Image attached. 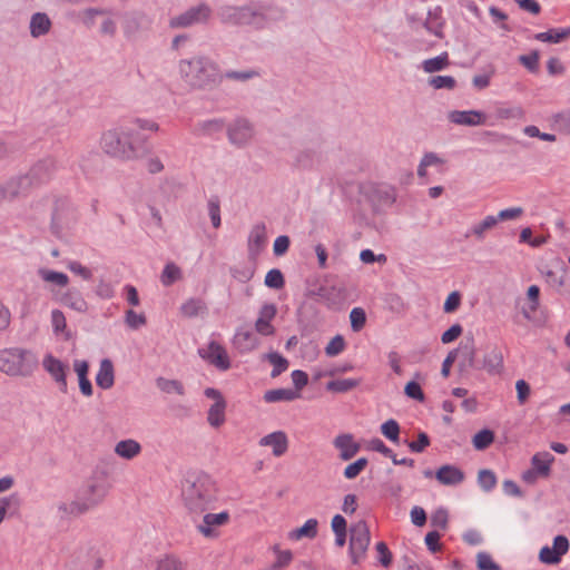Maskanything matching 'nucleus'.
<instances>
[{"label":"nucleus","mask_w":570,"mask_h":570,"mask_svg":"<svg viewBox=\"0 0 570 570\" xmlns=\"http://www.w3.org/2000/svg\"><path fill=\"white\" fill-rule=\"evenodd\" d=\"M179 70L186 82L195 88H204L220 79L218 66L206 57L181 60Z\"/></svg>","instance_id":"2"},{"label":"nucleus","mask_w":570,"mask_h":570,"mask_svg":"<svg viewBox=\"0 0 570 570\" xmlns=\"http://www.w3.org/2000/svg\"><path fill=\"white\" fill-rule=\"evenodd\" d=\"M229 521L228 512L224 511L217 514L207 513L204 515L203 524L198 525V530L205 537H214L216 533L214 532V527L224 525Z\"/></svg>","instance_id":"12"},{"label":"nucleus","mask_w":570,"mask_h":570,"mask_svg":"<svg viewBox=\"0 0 570 570\" xmlns=\"http://www.w3.org/2000/svg\"><path fill=\"white\" fill-rule=\"evenodd\" d=\"M264 20L262 12L252 10L250 8H240L237 11V22L243 24L261 23Z\"/></svg>","instance_id":"32"},{"label":"nucleus","mask_w":570,"mask_h":570,"mask_svg":"<svg viewBox=\"0 0 570 570\" xmlns=\"http://www.w3.org/2000/svg\"><path fill=\"white\" fill-rule=\"evenodd\" d=\"M405 394L416 401H424V393L417 382L411 381L405 385Z\"/></svg>","instance_id":"54"},{"label":"nucleus","mask_w":570,"mask_h":570,"mask_svg":"<svg viewBox=\"0 0 570 570\" xmlns=\"http://www.w3.org/2000/svg\"><path fill=\"white\" fill-rule=\"evenodd\" d=\"M367 450L379 452L386 458L394 456V452L390 448H387L385 443L379 438H374L368 441Z\"/></svg>","instance_id":"50"},{"label":"nucleus","mask_w":570,"mask_h":570,"mask_svg":"<svg viewBox=\"0 0 570 570\" xmlns=\"http://www.w3.org/2000/svg\"><path fill=\"white\" fill-rule=\"evenodd\" d=\"M346 347L345 340L342 335L334 336L325 347L327 356H336Z\"/></svg>","instance_id":"41"},{"label":"nucleus","mask_w":570,"mask_h":570,"mask_svg":"<svg viewBox=\"0 0 570 570\" xmlns=\"http://www.w3.org/2000/svg\"><path fill=\"white\" fill-rule=\"evenodd\" d=\"M41 276L43 281L55 283L59 286H66L69 282V278L66 274L55 271H42Z\"/></svg>","instance_id":"47"},{"label":"nucleus","mask_w":570,"mask_h":570,"mask_svg":"<svg viewBox=\"0 0 570 570\" xmlns=\"http://www.w3.org/2000/svg\"><path fill=\"white\" fill-rule=\"evenodd\" d=\"M206 309V303L202 298H189L180 306V313L185 317H195Z\"/></svg>","instance_id":"29"},{"label":"nucleus","mask_w":570,"mask_h":570,"mask_svg":"<svg viewBox=\"0 0 570 570\" xmlns=\"http://www.w3.org/2000/svg\"><path fill=\"white\" fill-rule=\"evenodd\" d=\"M334 445L340 450V458L343 461H348L354 458L360 451V445L351 434H341L335 438Z\"/></svg>","instance_id":"11"},{"label":"nucleus","mask_w":570,"mask_h":570,"mask_svg":"<svg viewBox=\"0 0 570 570\" xmlns=\"http://www.w3.org/2000/svg\"><path fill=\"white\" fill-rule=\"evenodd\" d=\"M430 445V439L425 433H420L417 440L409 443V448L412 452L420 453Z\"/></svg>","instance_id":"60"},{"label":"nucleus","mask_w":570,"mask_h":570,"mask_svg":"<svg viewBox=\"0 0 570 570\" xmlns=\"http://www.w3.org/2000/svg\"><path fill=\"white\" fill-rule=\"evenodd\" d=\"M318 522L316 519H308L303 527L293 530L289 533V538L298 540L302 538L314 539L317 535Z\"/></svg>","instance_id":"26"},{"label":"nucleus","mask_w":570,"mask_h":570,"mask_svg":"<svg viewBox=\"0 0 570 570\" xmlns=\"http://www.w3.org/2000/svg\"><path fill=\"white\" fill-rule=\"evenodd\" d=\"M208 213L215 228L220 226V205L218 197H212L208 202Z\"/></svg>","instance_id":"46"},{"label":"nucleus","mask_w":570,"mask_h":570,"mask_svg":"<svg viewBox=\"0 0 570 570\" xmlns=\"http://www.w3.org/2000/svg\"><path fill=\"white\" fill-rule=\"evenodd\" d=\"M292 380L296 391L299 393V391L307 385L308 375L304 371L296 370L292 373Z\"/></svg>","instance_id":"63"},{"label":"nucleus","mask_w":570,"mask_h":570,"mask_svg":"<svg viewBox=\"0 0 570 570\" xmlns=\"http://www.w3.org/2000/svg\"><path fill=\"white\" fill-rule=\"evenodd\" d=\"M51 21L46 13H35L30 22V32L33 37H39L49 32Z\"/></svg>","instance_id":"21"},{"label":"nucleus","mask_w":570,"mask_h":570,"mask_svg":"<svg viewBox=\"0 0 570 570\" xmlns=\"http://www.w3.org/2000/svg\"><path fill=\"white\" fill-rule=\"evenodd\" d=\"M478 480L481 488L485 491H491L497 485V476L491 470H481Z\"/></svg>","instance_id":"44"},{"label":"nucleus","mask_w":570,"mask_h":570,"mask_svg":"<svg viewBox=\"0 0 570 570\" xmlns=\"http://www.w3.org/2000/svg\"><path fill=\"white\" fill-rule=\"evenodd\" d=\"M234 345L240 351H252L257 346V340L249 331H238L234 336Z\"/></svg>","instance_id":"25"},{"label":"nucleus","mask_w":570,"mask_h":570,"mask_svg":"<svg viewBox=\"0 0 570 570\" xmlns=\"http://www.w3.org/2000/svg\"><path fill=\"white\" fill-rule=\"evenodd\" d=\"M225 409L226 402L223 397H219L208 411V423L214 428H219L225 422Z\"/></svg>","instance_id":"20"},{"label":"nucleus","mask_w":570,"mask_h":570,"mask_svg":"<svg viewBox=\"0 0 570 570\" xmlns=\"http://www.w3.org/2000/svg\"><path fill=\"white\" fill-rule=\"evenodd\" d=\"M37 366L36 360H30V353L21 348L0 351V371L9 375H30Z\"/></svg>","instance_id":"4"},{"label":"nucleus","mask_w":570,"mask_h":570,"mask_svg":"<svg viewBox=\"0 0 570 570\" xmlns=\"http://www.w3.org/2000/svg\"><path fill=\"white\" fill-rule=\"evenodd\" d=\"M350 556L354 564L358 563L366 553L371 535L366 521L361 520L350 529Z\"/></svg>","instance_id":"5"},{"label":"nucleus","mask_w":570,"mask_h":570,"mask_svg":"<svg viewBox=\"0 0 570 570\" xmlns=\"http://www.w3.org/2000/svg\"><path fill=\"white\" fill-rule=\"evenodd\" d=\"M265 285L269 288L281 289L285 285V279L279 269H271L265 277Z\"/></svg>","instance_id":"40"},{"label":"nucleus","mask_w":570,"mask_h":570,"mask_svg":"<svg viewBox=\"0 0 570 570\" xmlns=\"http://www.w3.org/2000/svg\"><path fill=\"white\" fill-rule=\"evenodd\" d=\"M43 368L52 376V379L59 384L60 390L67 392V380L66 371L67 366L58 358L48 354L45 356L42 362Z\"/></svg>","instance_id":"8"},{"label":"nucleus","mask_w":570,"mask_h":570,"mask_svg":"<svg viewBox=\"0 0 570 570\" xmlns=\"http://www.w3.org/2000/svg\"><path fill=\"white\" fill-rule=\"evenodd\" d=\"M450 60L448 52H443L438 57L426 59L422 62V68L428 73H433L449 67Z\"/></svg>","instance_id":"28"},{"label":"nucleus","mask_w":570,"mask_h":570,"mask_svg":"<svg viewBox=\"0 0 570 570\" xmlns=\"http://www.w3.org/2000/svg\"><path fill=\"white\" fill-rule=\"evenodd\" d=\"M476 563L479 570H500V566L497 564L491 556L487 552H480L478 554Z\"/></svg>","instance_id":"48"},{"label":"nucleus","mask_w":570,"mask_h":570,"mask_svg":"<svg viewBox=\"0 0 570 570\" xmlns=\"http://www.w3.org/2000/svg\"><path fill=\"white\" fill-rule=\"evenodd\" d=\"M424 27L426 30L434 36L442 38L443 37V28L444 20L442 18V9L435 8L434 10L429 11L428 17L424 22Z\"/></svg>","instance_id":"18"},{"label":"nucleus","mask_w":570,"mask_h":570,"mask_svg":"<svg viewBox=\"0 0 570 570\" xmlns=\"http://www.w3.org/2000/svg\"><path fill=\"white\" fill-rule=\"evenodd\" d=\"M217 485L210 475L204 472L193 473L181 485V498L191 513H203L216 500Z\"/></svg>","instance_id":"1"},{"label":"nucleus","mask_w":570,"mask_h":570,"mask_svg":"<svg viewBox=\"0 0 570 570\" xmlns=\"http://www.w3.org/2000/svg\"><path fill=\"white\" fill-rule=\"evenodd\" d=\"M134 128H127L126 131H106L101 137L102 149L106 154L122 160L137 158L139 155L134 146Z\"/></svg>","instance_id":"3"},{"label":"nucleus","mask_w":570,"mask_h":570,"mask_svg":"<svg viewBox=\"0 0 570 570\" xmlns=\"http://www.w3.org/2000/svg\"><path fill=\"white\" fill-rule=\"evenodd\" d=\"M63 303L70 307H72L76 311L82 312L87 307V303L85 299L73 292H68L63 295L62 298Z\"/></svg>","instance_id":"43"},{"label":"nucleus","mask_w":570,"mask_h":570,"mask_svg":"<svg viewBox=\"0 0 570 570\" xmlns=\"http://www.w3.org/2000/svg\"><path fill=\"white\" fill-rule=\"evenodd\" d=\"M553 460V455L549 452H539L532 456L531 465L541 474V478H548Z\"/></svg>","instance_id":"19"},{"label":"nucleus","mask_w":570,"mask_h":570,"mask_svg":"<svg viewBox=\"0 0 570 570\" xmlns=\"http://www.w3.org/2000/svg\"><path fill=\"white\" fill-rule=\"evenodd\" d=\"M263 446H272L275 456L283 455L288 449V440L284 432L277 431L264 436L261 442Z\"/></svg>","instance_id":"14"},{"label":"nucleus","mask_w":570,"mask_h":570,"mask_svg":"<svg viewBox=\"0 0 570 570\" xmlns=\"http://www.w3.org/2000/svg\"><path fill=\"white\" fill-rule=\"evenodd\" d=\"M157 386L165 393H177L178 395L184 394V385L177 380H167L159 377L157 380Z\"/></svg>","instance_id":"36"},{"label":"nucleus","mask_w":570,"mask_h":570,"mask_svg":"<svg viewBox=\"0 0 570 570\" xmlns=\"http://www.w3.org/2000/svg\"><path fill=\"white\" fill-rule=\"evenodd\" d=\"M493 442L494 433L488 429L479 431L472 440L473 446L480 451L488 449Z\"/></svg>","instance_id":"33"},{"label":"nucleus","mask_w":570,"mask_h":570,"mask_svg":"<svg viewBox=\"0 0 570 570\" xmlns=\"http://www.w3.org/2000/svg\"><path fill=\"white\" fill-rule=\"evenodd\" d=\"M361 384V380L357 379H338L330 381L326 384V390L335 393H345Z\"/></svg>","instance_id":"27"},{"label":"nucleus","mask_w":570,"mask_h":570,"mask_svg":"<svg viewBox=\"0 0 570 570\" xmlns=\"http://www.w3.org/2000/svg\"><path fill=\"white\" fill-rule=\"evenodd\" d=\"M277 309L274 304H266L259 312V317L255 322V330L263 336H271L275 333V327L272 324L273 318L276 316Z\"/></svg>","instance_id":"9"},{"label":"nucleus","mask_w":570,"mask_h":570,"mask_svg":"<svg viewBox=\"0 0 570 570\" xmlns=\"http://www.w3.org/2000/svg\"><path fill=\"white\" fill-rule=\"evenodd\" d=\"M367 459L360 458L345 468L344 476L350 480L355 479L367 466Z\"/></svg>","instance_id":"42"},{"label":"nucleus","mask_w":570,"mask_h":570,"mask_svg":"<svg viewBox=\"0 0 570 570\" xmlns=\"http://www.w3.org/2000/svg\"><path fill=\"white\" fill-rule=\"evenodd\" d=\"M114 366L110 360H102L96 376V383L99 387L107 390L114 385Z\"/></svg>","instance_id":"17"},{"label":"nucleus","mask_w":570,"mask_h":570,"mask_svg":"<svg viewBox=\"0 0 570 570\" xmlns=\"http://www.w3.org/2000/svg\"><path fill=\"white\" fill-rule=\"evenodd\" d=\"M141 451L140 444L135 440L120 441L115 449V452L125 459H132Z\"/></svg>","instance_id":"24"},{"label":"nucleus","mask_w":570,"mask_h":570,"mask_svg":"<svg viewBox=\"0 0 570 570\" xmlns=\"http://www.w3.org/2000/svg\"><path fill=\"white\" fill-rule=\"evenodd\" d=\"M254 274L255 269L252 266L236 267L233 273L234 277L243 283L250 281Z\"/></svg>","instance_id":"57"},{"label":"nucleus","mask_w":570,"mask_h":570,"mask_svg":"<svg viewBox=\"0 0 570 570\" xmlns=\"http://www.w3.org/2000/svg\"><path fill=\"white\" fill-rule=\"evenodd\" d=\"M570 37V28L550 29L546 32L534 35V39L542 42L559 43Z\"/></svg>","instance_id":"22"},{"label":"nucleus","mask_w":570,"mask_h":570,"mask_svg":"<svg viewBox=\"0 0 570 570\" xmlns=\"http://www.w3.org/2000/svg\"><path fill=\"white\" fill-rule=\"evenodd\" d=\"M429 83L434 89H449L452 90L456 86V81L451 76H434L429 79Z\"/></svg>","instance_id":"39"},{"label":"nucleus","mask_w":570,"mask_h":570,"mask_svg":"<svg viewBox=\"0 0 570 570\" xmlns=\"http://www.w3.org/2000/svg\"><path fill=\"white\" fill-rule=\"evenodd\" d=\"M381 432L391 442L399 443V441H400V425H399V423L395 420L391 419V420L384 422L381 425Z\"/></svg>","instance_id":"35"},{"label":"nucleus","mask_w":570,"mask_h":570,"mask_svg":"<svg viewBox=\"0 0 570 570\" xmlns=\"http://www.w3.org/2000/svg\"><path fill=\"white\" fill-rule=\"evenodd\" d=\"M440 539L441 535L438 531H430L426 533L425 544L431 552L435 553L442 551Z\"/></svg>","instance_id":"52"},{"label":"nucleus","mask_w":570,"mask_h":570,"mask_svg":"<svg viewBox=\"0 0 570 570\" xmlns=\"http://www.w3.org/2000/svg\"><path fill=\"white\" fill-rule=\"evenodd\" d=\"M268 361L273 365L272 376L276 377L285 372L288 367V361L278 353H271Z\"/></svg>","instance_id":"38"},{"label":"nucleus","mask_w":570,"mask_h":570,"mask_svg":"<svg viewBox=\"0 0 570 570\" xmlns=\"http://www.w3.org/2000/svg\"><path fill=\"white\" fill-rule=\"evenodd\" d=\"M540 560L547 564H554L560 561L558 554H554L553 548L543 547L539 554Z\"/></svg>","instance_id":"62"},{"label":"nucleus","mask_w":570,"mask_h":570,"mask_svg":"<svg viewBox=\"0 0 570 570\" xmlns=\"http://www.w3.org/2000/svg\"><path fill=\"white\" fill-rule=\"evenodd\" d=\"M180 278H181L180 268L174 263H167L161 273V276H160V281H161L163 285L170 286L175 282L179 281Z\"/></svg>","instance_id":"31"},{"label":"nucleus","mask_w":570,"mask_h":570,"mask_svg":"<svg viewBox=\"0 0 570 570\" xmlns=\"http://www.w3.org/2000/svg\"><path fill=\"white\" fill-rule=\"evenodd\" d=\"M253 135V127L246 119H237L228 129V137L236 145L248 142Z\"/></svg>","instance_id":"10"},{"label":"nucleus","mask_w":570,"mask_h":570,"mask_svg":"<svg viewBox=\"0 0 570 570\" xmlns=\"http://www.w3.org/2000/svg\"><path fill=\"white\" fill-rule=\"evenodd\" d=\"M539 52L532 51L529 55L520 56L519 61L530 71L534 72L539 67Z\"/></svg>","instance_id":"51"},{"label":"nucleus","mask_w":570,"mask_h":570,"mask_svg":"<svg viewBox=\"0 0 570 570\" xmlns=\"http://www.w3.org/2000/svg\"><path fill=\"white\" fill-rule=\"evenodd\" d=\"M266 243V226L264 223L256 224L248 237V248L250 252L259 253Z\"/></svg>","instance_id":"16"},{"label":"nucleus","mask_w":570,"mask_h":570,"mask_svg":"<svg viewBox=\"0 0 570 570\" xmlns=\"http://www.w3.org/2000/svg\"><path fill=\"white\" fill-rule=\"evenodd\" d=\"M376 551L380 556V562L382 563V566H384L385 568L390 567L392 563V553L389 550L386 543L383 541L377 542Z\"/></svg>","instance_id":"56"},{"label":"nucleus","mask_w":570,"mask_h":570,"mask_svg":"<svg viewBox=\"0 0 570 570\" xmlns=\"http://www.w3.org/2000/svg\"><path fill=\"white\" fill-rule=\"evenodd\" d=\"M462 326L460 324H454L452 325L448 331H445L442 336H441V341L443 344H449L453 341H455L456 338H459V336L462 334Z\"/></svg>","instance_id":"59"},{"label":"nucleus","mask_w":570,"mask_h":570,"mask_svg":"<svg viewBox=\"0 0 570 570\" xmlns=\"http://www.w3.org/2000/svg\"><path fill=\"white\" fill-rule=\"evenodd\" d=\"M199 355L220 371H227L230 367L226 348L215 341L210 342L206 348H200Z\"/></svg>","instance_id":"7"},{"label":"nucleus","mask_w":570,"mask_h":570,"mask_svg":"<svg viewBox=\"0 0 570 570\" xmlns=\"http://www.w3.org/2000/svg\"><path fill=\"white\" fill-rule=\"evenodd\" d=\"M212 14L213 10L208 4L199 3L180 14L173 17L169 20V27L171 29H179L189 28L199 23H206L212 18Z\"/></svg>","instance_id":"6"},{"label":"nucleus","mask_w":570,"mask_h":570,"mask_svg":"<svg viewBox=\"0 0 570 570\" xmlns=\"http://www.w3.org/2000/svg\"><path fill=\"white\" fill-rule=\"evenodd\" d=\"M156 570H187L184 562L173 554H167L157 562Z\"/></svg>","instance_id":"34"},{"label":"nucleus","mask_w":570,"mask_h":570,"mask_svg":"<svg viewBox=\"0 0 570 570\" xmlns=\"http://www.w3.org/2000/svg\"><path fill=\"white\" fill-rule=\"evenodd\" d=\"M450 120L456 125L478 126L485 122V116L481 111H453L450 115Z\"/></svg>","instance_id":"15"},{"label":"nucleus","mask_w":570,"mask_h":570,"mask_svg":"<svg viewBox=\"0 0 570 570\" xmlns=\"http://www.w3.org/2000/svg\"><path fill=\"white\" fill-rule=\"evenodd\" d=\"M297 397H299V393L291 389L269 390L264 395V400L267 403H274L279 401H293Z\"/></svg>","instance_id":"23"},{"label":"nucleus","mask_w":570,"mask_h":570,"mask_svg":"<svg viewBox=\"0 0 570 570\" xmlns=\"http://www.w3.org/2000/svg\"><path fill=\"white\" fill-rule=\"evenodd\" d=\"M126 323L131 328H138L146 324V317L144 314H138L134 309L126 312Z\"/></svg>","instance_id":"53"},{"label":"nucleus","mask_w":570,"mask_h":570,"mask_svg":"<svg viewBox=\"0 0 570 570\" xmlns=\"http://www.w3.org/2000/svg\"><path fill=\"white\" fill-rule=\"evenodd\" d=\"M461 304V294L459 292H452L445 303H444V312L445 313H453L455 312Z\"/></svg>","instance_id":"58"},{"label":"nucleus","mask_w":570,"mask_h":570,"mask_svg":"<svg viewBox=\"0 0 570 570\" xmlns=\"http://www.w3.org/2000/svg\"><path fill=\"white\" fill-rule=\"evenodd\" d=\"M552 548L554 550V554H558V557L561 559V556L567 553V551L569 549V541H568L567 537H564V535L556 537L553 540Z\"/></svg>","instance_id":"61"},{"label":"nucleus","mask_w":570,"mask_h":570,"mask_svg":"<svg viewBox=\"0 0 570 570\" xmlns=\"http://www.w3.org/2000/svg\"><path fill=\"white\" fill-rule=\"evenodd\" d=\"M259 76H261V72L256 69H246V70H242V71L229 70V71H226L224 75H220V79L225 78V79L232 80V81L245 82L253 78H257Z\"/></svg>","instance_id":"30"},{"label":"nucleus","mask_w":570,"mask_h":570,"mask_svg":"<svg viewBox=\"0 0 570 570\" xmlns=\"http://www.w3.org/2000/svg\"><path fill=\"white\" fill-rule=\"evenodd\" d=\"M276 553V561L272 566V570H281L286 568L293 559V553L289 550H281L278 546L274 547Z\"/></svg>","instance_id":"37"},{"label":"nucleus","mask_w":570,"mask_h":570,"mask_svg":"<svg viewBox=\"0 0 570 570\" xmlns=\"http://www.w3.org/2000/svg\"><path fill=\"white\" fill-rule=\"evenodd\" d=\"M498 224V218L494 216L485 217L480 224L473 227V234L481 238L484 232L493 228Z\"/></svg>","instance_id":"49"},{"label":"nucleus","mask_w":570,"mask_h":570,"mask_svg":"<svg viewBox=\"0 0 570 570\" xmlns=\"http://www.w3.org/2000/svg\"><path fill=\"white\" fill-rule=\"evenodd\" d=\"M351 326L354 332L361 331L366 323L365 312L361 307H355L350 314Z\"/></svg>","instance_id":"45"},{"label":"nucleus","mask_w":570,"mask_h":570,"mask_svg":"<svg viewBox=\"0 0 570 570\" xmlns=\"http://www.w3.org/2000/svg\"><path fill=\"white\" fill-rule=\"evenodd\" d=\"M51 322L56 333H62L67 328V322L63 313L59 309L52 311Z\"/></svg>","instance_id":"55"},{"label":"nucleus","mask_w":570,"mask_h":570,"mask_svg":"<svg viewBox=\"0 0 570 570\" xmlns=\"http://www.w3.org/2000/svg\"><path fill=\"white\" fill-rule=\"evenodd\" d=\"M435 478L441 484L456 485L463 482L464 473L454 465L445 464L436 471Z\"/></svg>","instance_id":"13"},{"label":"nucleus","mask_w":570,"mask_h":570,"mask_svg":"<svg viewBox=\"0 0 570 570\" xmlns=\"http://www.w3.org/2000/svg\"><path fill=\"white\" fill-rule=\"evenodd\" d=\"M515 387L519 403L524 404L530 396V385L524 380H519Z\"/></svg>","instance_id":"64"}]
</instances>
